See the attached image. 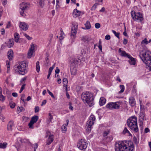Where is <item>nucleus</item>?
I'll return each mask as SVG.
<instances>
[{
  "mask_svg": "<svg viewBox=\"0 0 151 151\" xmlns=\"http://www.w3.org/2000/svg\"><path fill=\"white\" fill-rule=\"evenodd\" d=\"M69 64L70 67L76 66L77 65L80 61L78 58H70L69 59Z\"/></svg>",
  "mask_w": 151,
  "mask_h": 151,
  "instance_id": "9b49d317",
  "label": "nucleus"
},
{
  "mask_svg": "<svg viewBox=\"0 0 151 151\" xmlns=\"http://www.w3.org/2000/svg\"><path fill=\"white\" fill-rule=\"evenodd\" d=\"M46 100H44L42 102V103L41 104V106H42L43 105L45 104H46Z\"/></svg>",
  "mask_w": 151,
  "mask_h": 151,
  "instance_id": "774afa93",
  "label": "nucleus"
},
{
  "mask_svg": "<svg viewBox=\"0 0 151 151\" xmlns=\"http://www.w3.org/2000/svg\"><path fill=\"white\" fill-rule=\"evenodd\" d=\"M27 66L26 63L24 61L20 63L19 65H15L14 67V70L16 72L19 73V74L24 75L27 72Z\"/></svg>",
  "mask_w": 151,
  "mask_h": 151,
  "instance_id": "39448f33",
  "label": "nucleus"
},
{
  "mask_svg": "<svg viewBox=\"0 0 151 151\" xmlns=\"http://www.w3.org/2000/svg\"><path fill=\"white\" fill-rule=\"evenodd\" d=\"M63 83H66V84H67L68 82V81L66 78H64L63 79Z\"/></svg>",
  "mask_w": 151,
  "mask_h": 151,
  "instance_id": "e2e57ef3",
  "label": "nucleus"
},
{
  "mask_svg": "<svg viewBox=\"0 0 151 151\" xmlns=\"http://www.w3.org/2000/svg\"><path fill=\"white\" fill-rule=\"evenodd\" d=\"M86 28L82 27L84 29H89L91 27V26L90 22L87 21L86 23L85 24Z\"/></svg>",
  "mask_w": 151,
  "mask_h": 151,
  "instance_id": "cd10ccee",
  "label": "nucleus"
},
{
  "mask_svg": "<svg viewBox=\"0 0 151 151\" xmlns=\"http://www.w3.org/2000/svg\"><path fill=\"white\" fill-rule=\"evenodd\" d=\"M129 103L131 106L133 107L136 105V102L134 97L131 96L129 98Z\"/></svg>",
  "mask_w": 151,
  "mask_h": 151,
  "instance_id": "f3484780",
  "label": "nucleus"
},
{
  "mask_svg": "<svg viewBox=\"0 0 151 151\" xmlns=\"http://www.w3.org/2000/svg\"><path fill=\"white\" fill-rule=\"evenodd\" d=\"M60 72V70L58 67H57L55 70V73H58Z\"/></svg>",
  "mask_w": 151,
  "mask_h": 151,
  "instance_id": "69168bd1",
  "label": "nucleus"
},
{
  "mask_svg": "<svg viewBox=\"0 0 151 151\" xmlns=\"http://www.w3.org/2000/svg\"><path fill=\"white\" fill-rule=\"evenodd\" d=\"M14 39H10L9 40L7 45L8 47L10 48L12 47L14 45Z\"/></svg>",
  "mask_w": 151,
  "mask_h": 151,
  "instance_id": "a878e982",
  "label": "nucleus"
},
{
  "mask_svg": "<svg viewBox=\"0 0 151 151\" xmlns=\"http://www.w3.org/2000/svg\"><path fill=\"white\" fill-rule=\"evenodd\" d=\"M24 35L26 38L29 40H31L32 39V37H30L29 35H27L26 34H24Z\"/></svg>",
  "mask_w": 151,
  "mask_h": 151,
  "instance_id": "8fccbe9b",
  "label": "nucleus"
},
{
  "mask_svg": "<svg viewBox=\"0 0 151 151\" xmlns=\"http://www.w3.org/2000/svg\"><path fill=\"white\" fill-rule=\"evenodd\" d=\"M111 38L110 36L108 35H106L105 37V38L106 40H109Z\"/></svg>",
  "mask_w": 151,
  "mask_h": 151,
  "instance_id": "bf43d9fd",
  "label": "nucleus"
},
{
  "mask_svg": "<svg viewBox=\"0 0 151 151\" xmlns=\"http://www.w3.org/2000/svg\"><path fill=\"white\" fill-rule=\"evenodd\" d=\"M13 51L12 50H9L8 52L7 56L9 60H12L13 58Z\"/></svg>",
  "mask_w": 151,
  "mask_h": 151,
  "instance_id": "4be33fe9",
  "label": "nucleus"
},
{
  "mask_svg": "<svg viewBox=\"0 0 151 151\" xmlns=\"http://www.w3.org/2000/svg\"><path fill=\"white\" fill-rule=\"evenodd\" d=\"M25 85V84H24L20 88V89L19 91V92L20 93H21L22 91L23 90L24 88Z\"/></svg>",
  "mask_w": 151,
  "mask_h": 151,
  "instance_id": "603ef678",
  "label": "nucleus"
},
{
  "mask_svg": "<svg viewBox=\"0 0 151 151\" xmlns=\"http://www.w3.org/2000/svg\"><path fill=\"white\" fill-rule=\"evenodd\" d=\"M39 62L38 61L36 62V69L38 73L40 71V66L39 65Z\"/></svg>",
  "mask_w": 151,
  "mask_h": 151,
  "instance_id": "7c9ffc66",
  "label": "nucleus"
},
{
  "mask_svg": "<svg viewBox=\"0 0 151 151\" xmlns=\"http://www.w3.org/2000/svg\"><path fill=\"white\" fill-rule=\"evenodd\" d=\"M38 119V116H35L32 117L31 120L35 123L36 122Z\"/></svg>",
  "mask_w": 151,
  "mask_h": 151,
  "instance_id": "c756f323",
  "label": "nucleus"
},
{
  "mask_svg": "<svg viewBox=\"0 0 151 151\" xmlns=\"http://www.w3.org/2000/svg\"><path fill=\"white\" fill-rule=\"evenodd\" d=\"M2 4L4 5H5L7 3V0H1Z\"/></svg>",
  "mask_w": 151,
  "mask_h": 151,
  "instance_id": "052dcab7",
  "label": "nucleus"
},
{
  "mask_svg": "<svg viewBox=\"0 0 151 151\" xmlns=\"http://www.w3.org/2000/svg\"><path fill=\"white\" fill-rule=\"evenodd\" d=\"M53 119V117L50 113H49V118L48 119V122H49V123H50L51 122L52 120Z\"/></svg>",
  "mask_w": 151,
  "mask_h": 151,
  "instance_id": "e433bc0d",
  "label": "nucleus"
},
{
  "mask_svg": "<svg viewBox=\"0 0 151 151\" xmlns=\"http://www.w3.org/2000/svg\"><path fill=\"white\" fill-rule=\"evenodd\" d=\"M96 118L95 116L93 115H91L88 121L87 124V125H89V126H93L94 123L95 122Z\"/></svg>",
  "mask_w": 151,
  "mask_h": 151,
  "instance_id": "ddd939ff",
  "label": "nucleus"
},
{
  "mask_svg": "<svg viewBox=\"0 0 151 151\" xmlns=\"http://www.w3.org/2000/svg\"><path fill=\"white\" fill-rule=\"evenodd\" d=\"M106 99L104 97H101L100 98L99 101V104L100 106H103L106 103Z\"/></svg>",
  "mask_w": 151,
  "mask_h": 151,
  "instance_id": "b1692460",
  "label": "nucleus"
},
{
  "mask_svg": "<svg viewBox=\"0 0 151 151\" xmlns=\"http://www.w3.org/2000/svg\"><path fill=\"white\" fill-rule=\"evenodd\" d=\"M25 95L24 94H22L21 96V98H20L24 102H25V101H24V98L25 97Z\"/></svg>",
  "mask_w": 151,
  "mask_h": 151,
  "instance_id": "5fc2aeb1",
  "label": "nucleus"
},
{
  "mask_svg": "<svg viewBox=\"0 0 151 151\" xmlns=\"http://www.w3.org/2000/svg\"><path fill=\"white\" fill-rule=\"evenodd\" d=\"M46 135L45 137L48 136V137L46 141V145H49L54 140V136L50 132L47 131L46 132Z\"/></svg>",
  "mask_w": 151,
  "mask_h": 151,
  "instance_id": "9d476101",
  "label": "nucleus"
},
{
  "mask_svg": "<svg viewBox=\"0 0 151 151\" xmlns=\"http://www.w3.org/2000/svg\"><path fill=\"white\" fill-rule=\"evenodd\" d=\"M143 120H142V119H141V118H139V125H143Z\"/></svg>",
  "mask_w": 151,
  "mask_h": 151,
  "instance_id": "6e6d98bb",
  "label": "nucleus"
},
{
  "mask_svg": "<svg viewBox=\"0 0 151 151\" xmlns=\"http://www.w3.org/2000/svg\"><path fill=\"white\" fill-rule=\"evenodd\" d=\"M133 141L134 143L136 145H137L139 143V141H138L137 137L135 136L133 137Z\"/></svg>",
  "mask_w": 151,
  "mask_h": 151,
  "instance_id": "58836bf2",
  "label": "nucleus"
},
{
  "mask_svg": "<svg viewBox=\"0 0 151 151\" xmlns=\"http://www.w3.org/2000/svg\"><path fill=\"white\" fill-rule=\"evenodd\" d=\"M14 122L12 121H10L7 125V129L8 130L12 131V127L13 125Z\"/></svg>",
  "mask_w": 151,
  "mask_h": 151,
  "instance_id": "5701e85b",
  "label": "nucleus"
},
{
  "mask_svg": "<svg viewBox=\"0 0 151 151\" xmlns=\"http://www.w3.org/2000/svg\"><path fill=\"white\" fill-rule=\"evenodd\" d=\"M81 40L84 42H88L89 41V39L88 36H83L81 38Z\"/></svg>",
  "mask_w": 151,
  "mask_h": 151,
  "instance_id": "393cba45",
  "label": "nucleus"
},
{
  "mask_svg": "<svg viewBox=\"0 0 151 151\" xmlns=\"http://www.w3.org/2000/svg\"><path fill=\"white\" fill-rule=\"evenodd\" d=\"M109 132H110L109 130L104 131L103 133V136L105 137L107 136V135L109 134Z\"/></svg>",
  "mask_w": 151,
  "mask_h": 151,
  "instance_id": "49530a36",
  "label": "nucleus"
},
{
  "mask_svg": "<svg viewBox=\"0 0 151 151\" xmlns=\"http://www.w3.org/2000/svg\"><path fill=\"white\" fill-rule=\"evenodd\" d=\"M127 124L132 131L137 132L139 131L137 126V118L135 116L130 117L127 120Z\"/></svg>",
  "mask_w": 151,
  "mask_h": 151,
  "instance_id": "7ed1b4c3",
  "label": "nucleus"
},
{
  "mask_svg": "<svg viewBox=\"0 0 151 151\" xmlns=\"http://www.w3.org/2000/svg\"><path fill=\"white\" fill-rule=\"evenodd\" d=\"M60 40H62L63 39V35L64 34V33L63 31L62 30V29H61V30H60Z\"/></svg>",
  "mask_w": 151,
  "mask_h": 151,
  "instance_id": "de8ad7c7",
  "label": "nucleus"
},
{
  "mask_svg": "<svg viewBox=\"0 0 151 151\" xmlns=\"http://www.w3.org/2000/svg\"><path fill=\"white\" fill-rule=\"evenodd\" d=\"M121 103L120 101L115 102H110L106 105V107L110 109H118L120 108Z\"/></svg>",
  "mask_w": 151,
  "mask_h": 151,
  "instance_id": "6e6552de",
  "label": "nucleus"
},
{
  "mask_svg": "<svg viewBox=\"0 0 151 151\" xmlns=\"http://www.w3.org/2000/svg\"><path fill=\"white\" fill-rule=\"evenodd\" d=\"M128 58L129 59L128 61L130 65H135V64L136 60L135 58H133L130 55Z\"/></svg>",
  "mask_w": 151,
  "mask_h": 151,
  "instance_id": "6ab92c4d",
  "label": "nucleus"
},
{
  "mask_svg": "<svg viewBox=\"0 0 151 151\" xmlns=\"http://www.w3.org/2000/svg\"><path fill=\"white\" fill-rule=\"evenodd\" d=\"M124 32H123V35H124L126 36H127V33L126 28V27L125 26H124Z\"/></svg>",
  "mask_w": 151,
  "mask_h": 151,
  "instance_id": "4d7b16f0",
  "label": "nucleus"
},
{
  "mask_svg": "<svg viewBox=\"0 0 151 151\" xmlns=\"http://www.w3.org/2000/svg\"><path fill=\"white\" fill-rule=\"evenodd\" d=\"M9 105L10 106V107L11 108H14L15 106V103L11 101V102H10L9 103Z\"/></svg>",
  "mask_w": 151,
  "mask_h": 151,
  "instance_id": "ea45409f",
  "label": "nucleus"
},
{
  "mask_svg": "<svg viewBox=\"0 0 151 151\" xmlns=\"http://www.w3.org/2000/svg\"><path fill=\"white\" fill-rule=\"evenodd\" d=\"M87 145L86 141L84 139H81L78 142L77 146L79 149L83 150L87 148Z\"/></svg>",
  "mask_w": 151,
  "mask_h": 151,
  "instance_id": "1a4fd4ad",
  "label": "nucleus"
},
{
  "mask_svg": "<svg viewBox=\"0 0 151 151\" xmlns=\"http://www.w3.org/2000/svg\"><path fill=\"white\" fill-rule=\"evenodd\" d=\"M7 143L5 142L1 143L0 144V148H5L6 147Z\"/></svg>",
  "mask_w": 151,
  "mask_h": 151,
  "instance_id": "473e14b6",
  "label": "nucleus"
},
{
  "mask_svg": "<svg viewBox=\"0 0 151 151\" xmlns=\"http://www.w3.org/2000/svg\"><path fill=\"white\" fill-rule=\"evenodd\" d=\"M99 5V4L98 3H95L93 6L91 8V10H94L96 7V6Z\"/></svg>",
  "mask_w": 151,
  "mask_h": 151,
  "instance_id": "09e8293b",
  "label": "nucleus"
},
{
  "mask_svg": "<svg viewBox=\"0 0 151 151\" xmlns=\"http://www.w3.org/2000/svg\"><path fill=\"white\" fill-rule=\"evenodd\" d=\"M145 116V113L143 112H141L140 113L139 118H141L142 120H144Z\"/></svg>",
  "mask_w": 151,
  "mask_h": 151,
  "instance_id": "2f4dec72",
  "label": "nucleus"
},
{
  "mask_svg": "<svg viewBox=\"0 0 151 151\" xmlns=\"http://www.w3.org/2000/svg\"><path fill=\"white\" fill-rule=\"evenodd\" d=\"M131 15L132 19L138 22H141L144 20L143 15L140 12H136L133 11L131 12Z\"/></svg>",
  "mask_w": 151,
  "mask_h": 151,
  "instance_id": "423d86ee",
  "label": "nucleus"
},
{
  "mask_svg": "<svg viewBox=\"0 0 151 151\" xmlns=\"http://www.w3.org/2000/svg\"><path fill=\"white\" fill-rule=\"evenodd\" d=\"M17 110L18 111L22 112L25 111V109L22 106L20 107H19L17 109Z\"/></svg>",
  "mask_w": 151,
  "mask_h": 151,
  "instance_id": "a19ab883",
  "label": "nucleus"
},
{
  "mask_svg": "<svg viewBox=\"0 0 151 151\" xmlns=\"http://www.w3.org/2000/svg\"><path fill=\"white\" fill-rule=\"evenodd\" d=\"M66 124H64L61 127V129L62 130V131L64 133L67 130L66 127L68 125V123L69 122V121L68 120H67L66 121Z\"/></svg>",
  "mask_w": 151,
  "mask_h": 151,
  "instance_id": "412c9836",
  "label": "nucleus"
},
{
  "mask_svg": "<svg viewBox=\"0 0 151 151\" xmlns=\"http://www.w3.org/2000/svg\"><path fill=\"white\" fill-rule=\"evenodd\" d=\"M133 149V144L130 141H119L115 143V151H132Z\"/></svg>",
  "mask_w": 151,
  "mask_h": 151,
  "instance_id": "f257e3e1",
  "label": "nucleus"
},
{
  "mask_svg": "<svg viewBox=\"0 0 151 151\" xmlns=\"http://www.w3.org/2000/svg\"><path fill=\"white\" fill-rule=\"evenodd\" d=\"M53 69L52 68L50 67L49 69L48 73L51 74Z\"/></svg>",
  "mask_w": 151,
  "mask_h": 151,
  "instance_id": "0e129e2a",
  "label": "nucleus"
},
{
  "mask_svg": "<svg viewBox=\"0 0 151 151\" xmlns=\"http://www.w3.org/2000/svg\"><path fill=\"white\" fill-rule=\"evenodd\" d=\"M45 0H40L39 2V5L41 7H43L44 6V1Z\"/></svg>",
  "mask_w": 151,
  "mask_h": 151,
  "instance_id": "79ce46f5",
  "label": "nucleus"
},
{
  "mask_svg": "<svg viewBox=\"0 0 151 151\" xmlns=\"http://www.w3.org/2000/svg\"><path fill=\"white\" fill-rule=\"evenodd\" d=\"M81 99L84 103H86L91 107L94 104V98L93 95L89 92H83L81 95Z\"/></svg>",
  "mask_w": 151,
  "mask_h": 151,
  "instance_id": "f03ea898",
  "label": "nucleus"
},
{
  "mask_svg": "<svg viewBox=\"0 0 151 151\" xmlns=\"http://www.w3.org/2000/svg\"><path fill=\"white\" fill-rule=\"evenodd\" d=\"M119 87L121 90L119 92V93H121L123 92L124 90V86L123 85H120Z\"/></svg>",
  "mask_w": 151,
  "mask_h": 151,
  "instance_id": "72a5a7b5",
  "label": "nucleus"
},
{
  "mask_svg": "<svg viewBox=\"0 0 151 151\" xmlns=\"http://www.w3.org/2000/svg\"><path fill=\"white\" fill-rule=\"evenodd\" d=\"M29 4L26 2H23L19 5V12L20 14L22 16L25 17L26 15L25 12L29 8Z\"/></svg>",
  "mask_w": 151,
  "mask_h": 151,
  "instance_id": "0eeeda50",
  "label": "nucleus"
},
{
  "mask_svg": "<svg viewBox=\"0 0 151 151\" xmlns=\"http://www.w3.org/2000/svg\"><path fill=\"white\" fill-rule=\"evenodd\" d=\"M35 48L34 45L33 44H31L28 53V58H30L33 55V53L35 52Z\"/></svg>",
  "mask_w": 151,
  "mask_h": 151,
  "instance_id": "f8f14e48",
  "label": "nucleus"
},
{
  "mask_svg": "<svg viewBox=\"0 0 151 151\" xmlns=\"http://www.w3.org/2000/svg\"><path fill=\"white\" fill-rule=\"evenodd\" d=\"M95 27L96 29H99L100 27V24L99 23H97L95 24Z\"/></svg>",
  "mask_w": 151,
  "mask_h": 151,
  "instance_id": "3c124183",
  "label": "nucleus"
},
{
  "mask_svg": "<svg viewBox=\"0 0 151 151\" xmlns=\"http://www.w3.org/2000/svg\"><path fill=\"white\" fill-rule=\"evenodd\" d=\"M34 123V122L31 120L28 124L29 127L32 129H33L34 127L33 126V125Z\"/></svg>",
  "mask_w": 151,
  "mask_h": 151,
  "instance_id": "c9c22d12",
  "label": "nucleus"
},
{
  "mask_svg": "<svg viewBox=\"0 0 151 151\" xmlns=\"http://www.w3.org/2000/svg\"><path fill=\"white\" fill-rule=\"evenodd\" d=\"M5 96H4L2 94L0 95V101L2 102H4L5 100Z\"/></svg>",
  "mask_w": 151,
  "mask_h": 151,
  "instance_id": "37998d69",
  "label": "nucleus"
},
{
  "mask_svg": "<svg viewBox=\"0 0 151 151\" xmlns=\"http://www.w3.org/2000/svg\"><path fill=\"white\" fill-rule=\"evenodd\" d=\"M15 41L16 42H18L19 39V35L17 32H15L14 35Z\"/></svg>",
  "mask_w": 151,
  "mask_h": 151,
  "instance_id": "bb28decb",
  "label": "nucleus"
},
{
  "mask_svg": "<svg viewBox=\"0 0 151 151\" xmlns=\"http://www.w3.org/2000/svg\"><path fill=\"white\" fill-rule=\"evenodd\" d=\"M12 94V96L14 97H17L18 96L17 94L16 93H13Z\"/></svg>",
  "mask_w": 151,
  "mask_h": 151,
  "instance_id": "338daca9",
  "label": "nucleus"
},
{
  "mask_svg": "<svg viewBox=\"0 0 151 151\" xmlns=\"http://www.w3.org/2000/svg\"><path fill=\"white\" fill-rule=\"evenodd\" d=\"M92 126H89V125H86V131L87 132H91Z\"/></svg>",
  "mask_w": 151,
  "mask_h": 151,
  "instance_id": "c85d7f7f",
  "label": "nucleus"
},
{
  "mask_svg": "<svg viewBox=\"0 0 151 151\" xmlns=\"http://www.w3.org/2000/svg\"><path fill=\"white\" fill-rule=\"evenodd\" d=\"M78 25H76V26H74L72 27L71 30V34L70 36L72 37L73 36L74 38H75V37L76 34L77 30V29Z\"/></svg>",
  "mask_w": 151,
  "mask_h": 151,
  "instance_id": "4468645a",
  "label": "nucleus"
},
{
  "mask_svg": "<svg viewBox=\"0 0 151 151\" xmlns=\"http://www.w3.org/2000/svg\"><path fill=\"white\" fill-rule=\"evenodd\" d=\"M19 27L20 28L24 30H27L28 28V25L25 22H20Z\"/></svg>",
  "mask_w": 151,
  "mask_h": 151,
  "instance_id": "2eb2a0df",
  "label": "nucleus"
},
{
  "mask_svg": "<svg viewBox=\"0 0 151 151\" xmlns=\"http://www.w3.org/2000/svg\"><path fill=\"white\" fill-rule=\"evenodd\" d=\"M127 42H128L127 40L125 38H124V40H123V44L124 45H125L127 44Z\"/></svg>",
  "mask_w": 151,
  "mask_h": 151,
  "instance_id": "680f3d73",
  "label": "nucleus"
},
{
  "mask_svg": "<svg viewBox=\"0 0 151 151\" xmlns=\"http://www.w3.org/2000/svg\"><path fill=\"white\" fill-rule=\"evenodd\" d=\"M123 133L124 134H125L127 133H128L129 134H130V132L128 131V130L127 129L126 127H125L124 129L123 132Z\"/></svg>",
  "mask_w": 151,
  "mask_h": 151,
  "instance_id": "c03bdc74",
  "label": "nucleus"
},
{
  "mask_svg": "<svg viewBox=\"0 0 151 151\" xmlns=\"http://www.w3.org/2000/svg\"><path fill=\"white\" fill-rule=\"evenodd\" d=\"M118 52L120 53V55L122 57L128 58L129 56L130 55L127 53L125 51H122L121 50V48H119V50Z\"/></svg>",
  "mask_w": 151,
  "mask_h": 151,
  "instance_id": "dca6fc26",
  "label": "nucleus"
},
{
  "mask_svg": "<svg viewBox=\"0 0 151 151\" xmlns=\"http://www.w3.org/2000/svg\"><path fill=\"white\" fill-rule=\"evenodd\" d=\"M112 32L116 37H117L118 39H119V35L120 33H119L116 32L114 30H112Z\"/></svg>",
  "mask_w": 151,
  "mask_h": 151,
  "instance_id": "f704fd0d",
  "label": "nucleus"
},
{
  "mask_svg": "<svg viewBox=\"0 0 151 151\" xmlns=\"http://www.w3.org/2000/svg\"><path fill=\"white\" fill-rule=\"evenodd\" d=\"M47 91L48 92V93L49 94L53 99H55V96H54V95L51 92H50L48 89H47Z\"/></svg>",
  "mask_w": 151,
  "mask_h": 151,
  "instance_id": "a18cd8bd",
  "label": "nucleus"
},
{
  "mask_svg": "<svg viewBox=\"0 0 151 151\" xmlns=\"http://www.w3.org/2000/svg\"><path fill=\"white\" fill-rule=\"evenodd\" d=\"M35 112L36 113V112H39L40 109H39V107L38 106H35Z\"/></svg>",
  "mask_w": 151,
  "mask_h": 151,
  "instance_id": "13d9d810",
  "label": "nucleus"
},
{
  "mask_svg": "<svg viewBox=\"0 0 151 151\" xmlns=\"http://www.w3.org/2000/svg\"><path fill=\"white\" fill-rule=\"evenodd\" d=\"M139 56L143 62L147 65L150 67L151 65V54L146 50L142 51L140 52Z\"/></svg>",
  "mask_w": 151,
  "mask_h": 151,
  "instance_id": "20e7f679",
  "label": "nucleus"
},
{
  "mask_svg": "<svg viewBox=\"0 0 151 151\" xmlns=\"http://www.w3.org/2000/svg\"><path fill=\"white\" fill-rule=\"evenodd\" d=\"M70 70L71 75H75L77 70L76 66L70 67Z\"/></svg>",
  "mask_w": 151,
  "mask_h": 151,
  "instance_id": "aec40b11",
  "label": "nucleus"
},
{
  "mask_svg": "<svg viewBox=\"0 0 151 151\" xmlns=\"http://www.w3.org/2000/svg\"><path fill=\"white\" fill-rule=\"evenodd\" d=\"M81 13V12L78 10L77 9H74L73 12V15L74 17H77L79 16Z\"/></svg>",
  "mask_w": 151,
  "mask_h": 151,
  "instance_id": "a211bd4d",
  "label": "nucleus"
},
{
  "mask_svg": "<svg viewBox=\"0 0 151 151\" xmlns=\"http://www.w3.org/2000/svg\"><path fill=\"white\" fill-rule=\"evenodd\" d=\"M148 44V41L147 40V39L146 38H145L144 40H142L141 42V44H145V45H147Z\"/></svg>",
  "mask_w": 151,
  "mask_h": 151,
  "instance_id": "4c0bfd02",
  "label": "nucleus"
},
{
  "mask_svg": "<svg viewBox=\"0 0 151 151\" xmlns=\"http://www.w3.org/2000/svg\"><path fill=\"white\" fill-rule=\"evenodd\" d=\"M59 1L58 0H56V8L57 11H58V8L60 7V6L58 4Z\"/></svg>",
  "mask_w": 151,
  "mask_h": 151,
  "instance_id": "864d4df0",
  "label": "nucleus"
}]
</instances>
